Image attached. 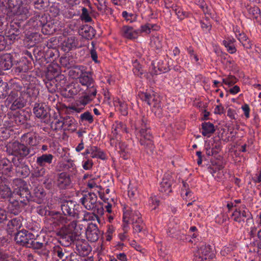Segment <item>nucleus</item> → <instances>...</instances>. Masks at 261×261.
Segmentation results:
<instances>
[{
	"label": "nucleus",
	"mask_w": 261,
	"mask_h": 261,
	"mask_svg": "<svg viewBox=\"0 0 261 261\" xmlns=\"http://www.w3.org/2000/svg\"><path fill=\"white\" fill-rule=\"evenodd\" d=\"M13 194L16 199L10 201L12 206L15 207L13 213L16 214L21 208L27 205L31 200V194L25 181L20 178L14 179L12 183Z\"/></svg>",
	"instance_id": "nucleus-1"
},
{
	"label": "nucleus",
	"mask_w": 261,
	"mask_h": 261,
	"mask_svg": "<svg viewBox=\"0 0 261 261\" xmlns=\"http://www.w3.org/2000/svg\"><path fill=\"white\" fill-rule=\"evenodd\" d=\"M81 234L76 228V222L73 221L68 225L61 227L57 232L60 243L64 246H68L74 241L80 240Z\"/></svg>",
	"instance_id": "nucleus-2"
},
{
	"label": "nucleus",
	"mask_w": 261,
	"mask_h": 261,
	"mask_svg": "<svg viewBox=\"0 0 261 261\" xmlns=\"http://www.w3.org/2000/svg\"><path fill=\"white\" fill-rule=\"evenodd\" d=\"M145 121V117H143L142 119L141 127L137 135L139 138L140 145L143 147L145 151L147 153H152L155 148L153 140V137L150 128L147 126Z\"/></svg>",
	"instance_id": "nucleus-3"
},
{
	"label": "nucleus",
	"mask_w": 261,
	"mask_h": 261,
	"mask_svg": "<svg viewBox=\"0 0 261 261\" xmlns=\"http://www.w3.org/2000/svg\"><path fill=\"white\" fill-rule=\"evenodd\" d=\"M7 151L11 154L9 155V157L13 163H15L16 162V158L20 163V160L28 155L30 153V149L23 143H20L18 141H15L10 144L7 147Z\"/></svg>",
	"instance_id": "nucleus-4"
},
{
	"label": "nucleus",
	"mask_w": 261,
	"mask_h": 261,
	"mask_svg": "<svg viewBox=\"0 0 261 261\" xmlns=\"http://www.w3.org/2000/svg\"><path fill=\"white\" fill-rule=\"evenodd\" d=\"M97 196L93 193H88L83 195L81 202L84 207L89 211H93L97 215L103 214V208L101 202H97Z\"/></svg>",
	"instance_id": "nucleus-5"
},
{
	"label": "nucleus",
	"mask_w": 261,
	"mask_h": 261,
	"mask_svg": "<svg viewBox=\"0 0 261 261\" xmlns=\"http://www.w3.org/2000/svg\"><path fill=\"white\" fill-rule=\"evenodd\" d=\"M7 106H10L9 109L12 111H15L23 108L27 103L24 97L19 93L18 91H11L6 100Z\"/></svg>",
	"instance_id": "nucleus-6"
},
{
	"label": "nucleus",
	"mask_w": 261,
	"mask_h": 261,
	"mask_svg": "<svg viewBox=\"0 0 261 261\" xmlns=\"http://www.w3.org/2000/svg\"><path fill=\"white\" fill-rule=\"evenodd\" d=\"M140 98L146 102L149 106L152 107V111L155 115L160 116L162 114V108L158 97L154 94H150L147 92H140L138 94Z\"/></svg>",
	"instance_id": "nucleus-7"
},
{
	"label": "nucleus",
	"mask_w": 261,
	"mask_h": 261,
	"mask_svg": "<svg viewBox=\"0 0 261 261\" xmlns=\"http://www.w3.org/2000/svg\"><path fill=\"white\" fill-rule=\"evenodd\" d=\"M34 22L37 27H41L42 32L45 35L52 34L55 31V26L51 21H47L45 16H38Z\"/></svg>",
	"instance_id": "nucleus-8"
},
{
	"label": "nucleus",
	"mask_w": 261,
	"mask_h": 261,
	"mask_svg": "<svg viewBox=\"0 0 261 261\" xmlns=\"http://www.w3.org/2000/svg\"><path fill=\"white\" fill-rule=\"evenodd\" d=\"M79 207L80 205L76 204L75 202L72 200L63 201L61 204V208L63 214L70 217H78Z\"/></svg>",
	"instance_id": "nucleus-9"
},
{
	"label": "nucleus",
	"mask_w": 261,
	"mask_h": 261,
	"mask_svg": "<svg viewBox=\"0 0 261 261\" xmlns=\"http://www.w3.org/2000/svg\"><path fill=\"white\" fill-rule=\"evenodd\" d=\"M55 183L60 190L68 189L72 187V180L71 176L66 172L58 174Z\"/></svg>",
	"instance_id": "nucleus-10"
},
{
	"label": "nucleus",
	"mask_w": 261,
	"mask_h": 261,
	"mask_svg": "<svg viewBox=\"0 0 261 261\" xmlns=\"http://www.w3.org/2000/svg\"><path fill=\"white\" fill-rule=\"evenodd\" d=\"M33 112L36 116L45 123H48L50 121V115L46 106L42 103H36L33 108Z\"/></svg>",
	"instance_id": "nucleus-11"
},
{
	"label": "nucleus",
	"mask_w": 261,
	"mask_h": 261,
	"mask_svg": "<svg viewBox=\"0 0 261 261\" xmlns=\"http://www.w3.org/2000/svg\"><path fill=\"white\" fill-rule=\"evenodd\" d=\"M39 93L37 88L33 84H30L22 92L21 95L27 102H32L36 99Z\"/></svg>",
	"instance_id": "nucleus-12"
},
{
	"label": "nucleus",
	"mask_w": 261,
	"mask_h": 261,
	"mask_svg": "<svg viewBox=\"0 0 261 261\" xmlns=\"http://www.w3.org/2000/svg\"><path fill=\"white\" fill-rule=\"evenodd\" d=\"M33 237L34 236L32 233L26 230H22L15 233L14 239L17 244L27 247L31 237Z\"/></svg>",
	"instance_id": "nucleus-13"
},
{
	"label": "nucleus",
	"mask_w": 261,
	"mask_h": 261,
	"mask_svg": "<svg viewBox=\"0 0 261 261\" xmlns=\"http://www.w3.org/2000/svg\"><path fill=\"white\" fill-rule=\"evenodd\" d=\"M172 173H166L164 174L162 181L160 184V190L162 192L169 194L172 192L171 186L173 183L174 179Z\"/></svg>",
	"instance_id": "nucleus-14"
},
{
	"label": "nucleus",
	"mask_w": 261,
	"mask_h": 261,
	"mask_svg": "<svg viewBox=\"0 0 261 261\" xmlns=\"http://www.w3.org/2000/svg\"><path fill=\"white\" fill-rule=\"evenodd\" d=\"M86 234L87 239L94 242L99 238V230L96 224L91 223L87 228Z\"/></svg>",
	"instance_id": "nucleus-15"
},
{
	"label": "nucleus",
	"mask_w": 261,
	"mask_h": 261,
	"mask_svg": "<svg viewBox=\"0 0 261 261\" xmlns=\"http://www.w3.org/2000/svg\"><path fill=\"white\" fill-rule=\"evenodd\" d=\"M20 141L32 146H35L39 143L36 133H31L23 134L20 138Z\"/></svg>",
	"instance_id": "nucleus-16"
},
{
	"label": "nucleus",
	"mask_w": 261,
	"mask_h": 261,
	"mask_svg": "<svg viewBox=\"0 0 261 261\" xmlns=\"http://www.w3.org/2000/svg\"><path fill=\"white\" fill-rule=\"evenodd\" d=\"M90 155V157L97 158L101 160L106 159V154L103 151L96 146H91L87 148L84 153V155Z\"/></svg>",
	"instance_id": "nucleus-17"
},
{
	"label": "nucleus",
	"mask_w": 261,
	"mask_h": 261,
	"mask_svg": "<svg viewBox=\"0 0 261 261\" xmlns=\"http://www.w3.org/2000/svg\"><path fill=\"white\" fill-rule=\"evenodd\" d=\"M12 66V56L10 54H5L1 56L0 66L3 70H8Z\"/></svg>",
	"instance_id": "nucleus-18"
},
{
	"label": "nucleus",
	"mask_w": 261,
	"mask_h": 261,
	"mask_svg": "<svg viewBox=\"0 0 261 261\" xmlns=\"http://www.w3.org/2000/svg\"><path fill=\"white\" fill-rule=\"evenodd\" d=\"M139 32V31L134 30L133 27L128 25L123 26L121 29L122 36L129 39L136 38Z\"/></svg>",
	"instance_id": "nucleus-19"
},
{
	"label": "nucleus",
	"mask_w": 261,
	"mask_h": 261,
	"mask_svg": "<svg viewBox=\"0 0 261 261\" xmlns=\"http://www.w3.org/2000/svg\"><path fill=\"white\" fill-rule=\"evenodd\" d=\"M62 125H64V130L74 132L76 129V123L73 117L66 116L63 118Z\"/></svg>",
	"instance_id": "nucleus-20"
},
{
	"label": "nucleus",
	"mask_w": 261,
	"mask_h": 261,
	"mask_svg": "<svg viewBox=\"0 0 261 261\" xmlns=\"http://www.w3.org/2000/svg\"><path fill=\"white\" fill-rule=\"evenodd\" d=\"M5 35L9 40L13 42L20 38V31L14 25H11L10 29Z\"/></svg>",
	"instance_id": "nucleus-21"
},
{
	"label": "nucleus",
	"mask_w": 261,
	"mask_h": 261,
	"mask_svg": "<svg viewBox=\"0 0 261 261\" xmlns=\"http://www.w3.org/2000/svg\"><path fill=\"white\" fill-rule=\"evenodd\" d=\"M112 133L114 136H116L121 133H127L126 125L122 122L116 121L112 127Z\"/></svg>",
	"instance_id": "nucleus-22"
},
{
	"label": "nucleus",
	"mask_w": 261,
	"mask_h": 261,
	"mask_svg": "<svg viewBox=\"0 0 261 261\" xmlns=\"http://www.w3.org/2000/svg\"><path fill=\"white\" fill-rule=\"evenodd\" d=\"M15 120L19 124H24L30 119V114L25 111H21L14 115Z\"/></svg>",
	"instance_id": "nucleus-23"
},
{
	"label": "nucleus",
	"mask_w": 261,
	"mask_h": 261,
	"mask_svg": "<svg viewBox=\"0 0 261 261\" xmlns=\"http://www.w3.org/2000/svg\"><path fill=\"white\" fill-rule=\"evenodd\" d=\"M79 82L83 86H89L94 83L90 72H87L85 71L82 74L79 78Z\"/></svg>",
	"instance_id": "nucleus-24"
},
{
	"label": "nucleus",
	"mask_w": 261,
	"mask_h": 261,
	"mask_svg": "<svg viewBox=\"0 0 261 261\" xmlns=\"http://www.w3.org/2000/svg\"><path fill=\"white\" fill-rule=\"evenodd\" d=\"M248 12L253 19L261 25V14L259 8L257 6L250 7L248 8Z\"/></svg>",
	"instance_id": "nucleus-25"
},
{
	"label": "nucleus",
	"mask_w": 261,
	"mask_h": 261,
	"mask_svg": "<svg viewBox=\"0 0 261 261\" xmlns=\"http://www.w3.org/2000/svg\"><path fill=\"white\" fill-rule=\"evenodd\" d=\"M22 225L21 219L19 217L14 218L10 220L7 224L8 231L10 232L17 230Z\"/></svg>",
	"instance_id": "nucleus-26"
},
{
	"label": "nucleus",
	"mask_w": 261,
	"mask_h": 261,
	"mask_svg": "<svg viewBox=\"0 0 261 261\" xmlns=\"http://www.w3.org/2000/svg\"><path fill=\"white\" fill-rule=\"evenodd\" d=\"M250 215H251V214L248 210H236L232 214V216L234 217V220L238 222L244 221L245 218L249 217Z\"/></svg>",
	"instance_id": "nucleus-27"
},
{
	"label": "nucleus",
	"mask_w": 261,
	"mask_h": 261,
	"mask_svg": "<svg viewBox=\"0 0 261 261\" xmlns=\"http://www.w3.org/2000/svg\"><path fill=\"white\" fill-rule=\"evenodd\" d=\"M201 126L202 135L203 136L210 137L215 130L214 124L210 122L202 123Z\"/></svg>",
	"instance_id": "nucleus-28"
},
{
	"label": "nucleus",
	"mask_w": 261,
	"mask_h": 261,
	"mask_svg": "<svg viewBox=\"0 0 261 261\" xmlns=\"http://www.w3.org/2000/svg\"><path fill=\"white\" fill-rule=\"evenodd\" d=\"M115 107L119 110L120 113L123 116H126L128 114V108L126 103L117 98L114 101Z\"/></svg>",
	"instance_id": "nucleus-29"
},
{
	"label": "nucleus",
	"mask_w": 261,
	"mask_h": 261,
	"mask_svg": "<svg viewBox=\"0 0 261 261\" xmlns=\"http://www.w3.org/2000/svg\"><path fill=\"white\" fill-rule=\"evenodd\" d=\"M81 30L83 36L87 39H92L95 36L96 31L91 26H84Z\"/></svg>",
	"instance_id": "nucleus-30"
},
{
	"label": "nucleus",
	"mask_w": 261,
	"mask_h": 261,
	"mask_svg": "<svg viewBox=\"0 0 261 261\" xmlns=\"http://www.w3.org/2000/svg\"><path fill=\"white\" fill-rule=\"evenodd\" d=\"M85 67L83 66H75L69 70V73L74 79H79L85 71Z\"/></svg>",
	"instance_id": "nucleus-31"
},
{
	"label": "nucleus",
	"mask_w": 261,
	"mask_h": 261,
	"mask_svg": "<svg viewBox=\"0 0 261 261\" xmlns=\"http://www.w3.org/2000/svg\"><path fill=\"white\" fill-rule=\"evenodd\" d=\"M78 44L77 39L74 36L68 37L64 42L63 45L67 48L68 50H70L73 48L77 47Z\"/></svg>",
	"instance_id": "nucleus-32"
},
{
	"label": "nucleus",
	"mask_w": 261,
	"mask_h": 261,
	"mask_svg": "<svg viewBox=\"0 0 261 261\" xmlns=\"http://www.w3.org/2000/svg\"><path fill=\"white\" fill-rule=\"evenodd\" d=\"M134 215V211L132 210H126L124 212L123 216V225H125L127 227V225L129 223H134V219L133 217Z\"/></svg>",
	"instance_id": "nucleus-33"
},
{
	"label": "nucleus",
	"mask_w": 261,
	"mask_h": 261,
	"mask_svg": "<svg viewBox=\"0 0 261 261\" xmlns=\"http://www.w3.org/2000/svg\"><path fill=\"white\" fill-rule=\"evenodd\" d=\"M60 60L61 65L67 68H71L74 66V61L71 56L62 57Z\"/></svg>",
	"instance_id": "nucleus-34"
},
{
	"label": "nucleus",
	"mask_w": 261,
	"mask_h": 261,
	"mask_svg": "<svg viewBox=\"0 0 261 261\" xmlns=\"http://www.w3.org/2000/svg\"><path fill=\"white\" fill-rule=\"evenodd\" d=\"M110 142L111 145L112 146H115V149L118 152L125 151L127 147L124 142L120 141L117 143L113 137L110 139Z\"/></svg>",
	"instance_id": "nucleus-35"
},
{
	"label": "nucleus",
	"mask_w": 261,
	"mask_h": 261,
	"mask_svg": "<svg viewBox=\"0 0 261 261\" xmlns=\"http://www.w3.org/2000/svg\"><path fill=\"white\" fill-rule=\"evenodd\" d=\"M43 164H33V175L36 177L43 176L45 173V169L43 166Z\"/></svg>",
	"instance_id": "nucleus-36"
},
{
	"label": "nucleus",
	"mask_w": 261,
	"mask_h": 261,
	"mask_svg": "<svg viewBox=\"0 0 261 261\" xmlns=\"http://www.w3.org/2000/svg\"><path fill=\"white\" fill-rule=\"evenodd\" d=\"M12 194L10 189L4 183L0 184V197L2 198H7L9 197Z\"/></svg>",
	"instance_id": "nucleus-37"
},
{
	"label": "nucleus",
	"mask_w": 261,
	"mask_h": 261,
	"mask_svg": "<svg viewBox=\"0 0 261 261\" xmlns=\"http://www.w3.org/2000/svg\"><path fill=\"white\" fill-rule=\"evenodd\" d=\"M35 196L38 198V202L41 203L44 200L46 193L42 187H36L34 190Z\"/></svg>",
	"instance_id": "nucleus-38"
},
{
	"label": "nucleus",
	"mask_w": 261,
	"mask_h": 261,
	"mask_svg": "<svg viewBox=\"0 0 261 261\" xmlns=\"http://www.w3.org/2000/svg\"><path fill=\"white\" fill-rule=\"evenodd\" d=\"M162 38L157 36H152L151 39L150 44L152 47L156 49H160L162 47Z\"/></svg>",
	"instance_id": "nucleus-39"
},
{
	"label": "nucleus",
	"mask_w": 261,
	"mask_h": 261,
	"mask_svg": "<svg viewBox=\"0 0 261 261\" xmlns=\"http://www.w3.org/2000/svg\"><path fill=\"white\" fill-rule=\"evenodd\" d=\"M9 88L6 82H0V99H4L8 97Z\"/></svg>",
	"instance_id": "nucleus-40"
},
{
	"label": "nucleus",
	"mask_w": 261,
	"mask_h": 261,
	"mask_svg": "<svg viewBox=\"0 0 261 261\" xmlns=\"http://www.w3.org/2000/svg\"><path fill=\"white\" fill-rule=\"evenodd\" d=\"M174 10L178 18L180 20H182L186 18L189 17L191 15V14L189 12L185 11L182 9L180 8H175Z\"/></svg>",
	"instance_id": "nucleus-41"
},
{
	"label": "nucleus",
	"mask_w": 261,
	"mask_h": 261,
	"mask_svg": "<svg viewBox=\"0 0 261 261\" xmlns=\"http://www.w3.org/2000/svg\"><path fill=\"white\" fill-rule=\"evenodd\" d=\"M54 80L57 83L56 86L58 89V87H63L66 85L67 79L63 74H59L55 77Z\"/></svg>",
	"instance_id": "nucleus-42"
},
{
	"label": "nucleus",
	"mask_w": 261,
	"mask_h": 261,
	"mask_svg": "<svg viewBox=\"0 0 261 261\" xmlns=\"http://www.w3.org/2000/svg\"><path fill=\"white\" fill-rule=\"evenodd\" d=\"M51 154H43L37 159V163H51L53 158Z\"/></svg>",
	"instance_id": "nucleus-43"
},
{
	"label": "nucleus",
	"mask_w": 261,
	"mask_h": 261,
	"mask_svg": "<svg viewBox=\"0 0 261 261\" xmlns=\"http://www.w3.org/2000/svg\"><path fill=\"white\" fill-rule=\"evenodd\" d=\"M100 198L103 200L105 202L109 203L112 202L115 203V196L114 192H112L110 194H102V193H99Z\"/></svg>",
	"instance_id": "nucleus-44"
},
{
	"label": "nucleus",
	"mask_w": 261,
	"mask_h": 261,
	"mask_svg": "<svg viewBox=\"0 0 261 261\" xmlns=\"http://www.w3.org/2000/svg\"><path fill=\"white\" fill-rule=\"evenodd\" d=\"M84 94L89 95L94 99L97 94V87L93 84L89 86H87V89L85 91Z\"/></svg>",
	"instance_id": "nucleus-45"
},
{
	"label": "nucleus",
	"mask_w": 261,
	"mask_h": 261,
	"mask_svg": "<svg viewBox=\"0 0 261 261\" xmlns=\"http://www.w3.org/2000/svg\"><path fill=\"white\" fill-rule=\"evenodd\" d=\"M31 237L30 242L28 244V248H32L35 249H40L43 246V243H40L37 239Z\"/></svg>",
	"instance_id": "nucleus-46"
},
{
	"label": "nucleus",
	"mask_w": 261,
	"mask_h": 261,
	"mask_svg": "<svg viewBox=\"0 0 261 261\" xmlns=\"http://www.w3.org/2000/svg\"><path fill=\"white\" fill-rule=\"evenodd\" d=\"M93 99L90 97L89 95H87L86 94H84V95L81 96L76 101V103L77 105L85 106L89 103L90 101H91Z\"/></svg>",
	"instance_id": "nucleus-47"
},
{
	"label": "nucleus",
	"mask_w": 261,
	"mask_h": 261,
	"mask_svg": "<svg viewBox=\"0 0 261 261\" xmlns=\"http://www.w3.org/2000/svg\"><path fill=\"white\" fill-rule=\"evenodd\" d=\"M33 55L36 60L44 61V51H42L41 47H37L33 50Z\"/></svg>",
	"instance_id": "nucleus-48"
},
{
	"label": "nucleus",
	"mask_w": 261,
	"mask_h": 261,
	"mask_svg": "<svg viewBox=\"0 0 261 261\" xmlns=\"http://www.w3.org/2000/svg\"><path fill=\"white\" fill-rule=\"evenodd\" d=\"M80 120L81 122L87 121L90 124L92 123L94 121L93 116L89 111H86L81 115Z\"/></svg>",
	"instance_id": "nucleus-49"
},
{
	"label": "nucleus",
	"mask_w": 261,
	"mask_h": 261,
	"mask_svg": "<svg viewBox=\"0 0 261 261\" xmlns=\"http://www.w3.org/2000/svg\"><path fill=\"white\" fill-rule=\"evenodd\" d=\"M16 165V170L18 173L23 176H27L28 174V168L25 164H14Z\"/></svg>",
	"instance_id": "nucleus-50"
},
{
	"label": "nucleus",
	"mask_w": 261,
	"mask_h": 261,
	"mask_svg": "<svg viewBox=\"0 0 261 261\" xmlns=\"http://www.w3.org/2000/svg\"><path fill=\"white\" fill-rule=\"evenodd\" d=\"M80 18L82 20L84 21L85 22H89L92 20L87 9L85 7H83L82 9V14Z\"/></svg>",
	"instance_id": "nucleus-51"
},
{
	"label": "nucleus",
	"mask_w": 261,
	"mask_h": 261,
	"mask_svg": "<svg viewBox=\"0 0 261 261\" xmlns=\"http://www.w3.org/2000/svg\"><path fill=\"white\" fill-rule=\"evenodd\" d=\"M29 70V66L24 62H21L15 68V71L17 73L27 72Z\"/></svg>",
	"instance_id": "nucleus-52"
},
{
	"label": "nucleus",
	"mask_w": 261,
	"mask_h": 261,
	"mask_svg": "<svg viewBox=\"0 0 261 261\" xmlns=\"http://www.w3.org/2000/svg\"><path fill=\"white\" fill-rule=\"evenodd\" d=\"M156 26L155 24H152L150 23H146L141 27L140 29H138L137 31H139V33L145 32L147 34H149L151 32V30L153 29L154 27Z\"/></svg>",
	"instance_id": "nucleus-53"
},
{
	"label": "nucleus",
	"mask_w": 261,
	"mask_h": 261,
	"mask_svg": "<svg viewBox=\"0 0 261 261\" xmlns=\"http://www.w3.org/2000/svg\"><path fill=\"white\" fill-rule=\"evenodd\" d=\"M160 199L155 195H151L149 197V205L151 206H153L152 210H155L157 206L159 205L160 204Z\"/></svg>",
	"instance_id": "nucleus-54"
},
{
	"label": "nucleus",
	"mask_w": 261,
	"mask_h": 261,
	"mask_svg": "<svg viewBox=\"0 0 261 261\" xmlns=\"http://www.w3.org/2000/svg\"><path fill=\"white\" fill-rule=\"evenodd\" d=\"M223 43L225 47H226L227 50L230 54H233L236 52L237 49L236 47L230 41H223Z\"/></svg>",
	"instance_id": "nucleus-55"
},
{
	"label": "nucleus",
	"mask_w": 261,
	"mask_h": 261,
	"mask_svg": "<svg viewBox=\"0 0 261 261\" xmlns=\"http://www.w3.org/2000/svg\"><path fill=\"white\" fill-rule=\"evenodd\" d=\"M168 70L169 68L166 66H162L159 65L158 69H156V67L154 66L153 67V70L151 72L152 74L157 75L158 74H160L161 72H166Z\"/></svg>",
	"instance_id": "nucleus-56"
},
{
	"label": "nucleus",
	"mask_w": 261,
	"mask_h": 261,
	"mask_svg": "<svg viewBox=\"0 0 261 261\" xmlns=\"http://www.w3.org/2000/svg\"><path fill=\"white\" fill-rule=\"evenodd\" d=\"M224 168V166L222 164H211L208 167V169L209 171L214 175V173H216L217 171H219L222 169Z\"/></svg>",
	"instance_id": "nucleus-57"
},
{
	"label": "nucleus",
	"mask_w": 261,
	"mask_h": 261,
	"mask_svg": "<svg viewBox=\"0 0 261 261\" xmlns=\"http://www.w3.org/2000/svg\"><path fill=\"white\" fill-rule=\"evenodd\" d=\"M54 81V79L53 80L51 78L50 80L45 82L46 86L50 92H55L56 89H57Z\"/></svg>",
	"instance_id": "nucleus-58"
},
{
	"label": "nucleus",
	"mask_w": 261,
	"mask_h": 261,
	"mask_svg": "<svg viewBox=\"0 0 261 261\" xmlns=\"http://www.w3.org/2000/svg\"><path fill=\"white\" fill-rule=\"evenodd\" d=\"M38 213L41 216L53 215L54 212L48 211L46 207L40 206L37 207Z\"/></svg>",
	"instance_id": "nucleus-59"
},
{
	"label": "nucleus",
	"mask_w": 261,
	"mask_h": 261,
	"mask_svg": "<svg viewBox=\"0 0 261 261\" xmlns=\"http://www.w3.org/2000/svg\"><path fill=\"white\" fill-rule=\"evenodd\" d=\"M133 229L135 232H140L143 228L142 220H136V222L132 223Z\"/></svg>",
	"instance_id": "nucleus-60"
},
{
	"label": "nucleus",
	"mask_w": 261,
	"mask_h": 261,
	"mask_svg": "<svg viewBox=\"0 0 261 261\" xmlns=\"http://www.w3.org/2000/svg\"><path fill=\"white\" fill-rule=\"evenodd\" d=\"M0 261H15L13 258L0 249Z\"/></svg>",
	"instance_id": "nucleus-61"
},
{
	"label": "nucleus",
	"mask_w": 261,
	"mask_h": 261,
	"mask_svg": "<svg viewBox=\"0 0 261 261\" xmlns=\"http://www.w3.org/2000/svg\"><path fill=\"white\" fill-rule=\"evenodd\" d=\"M44 61H46V62H49L51 61L50 58H53L55 56V54L51 49L47 48V50L46 51V52H44Z\"/></svg>",
	"instance_id": "nucleus-62"
},
{
	"label": "nucleus",
	"mask_w": 261,
	"mask_h": 261,
	"mask_svg": "<svg viewBox=\"0 0 261 261\" xmlns=\"http://www.w3.org/2000/svg\"><path fill=\"white\" fill-rule=\"evenodd\" d=\"M181 183L182 184V187L181 188V195L185 194V196H187L190 193V189L189 188V185L187 183L184 181L182 180Z\"/></svg>",
	"instance_id": "nucleus-63"
},
{
	"label": "nucleus",
	"mask_w": 261,
	"mask_h": 261,
	"mask_svg": "<svg viewBox=\"0 0 261 261\" xmlns=\"http://www.w3.org/2000/svg\"><path fill=\"white\" fill-rule=\"evenodd\" d=\"M55 252L60 259H65L66 257L65 256L63 249L59 246H57L55 248Z\"/></svg>",
	"instance_id": "nucleus-64"
}]
</instances>
